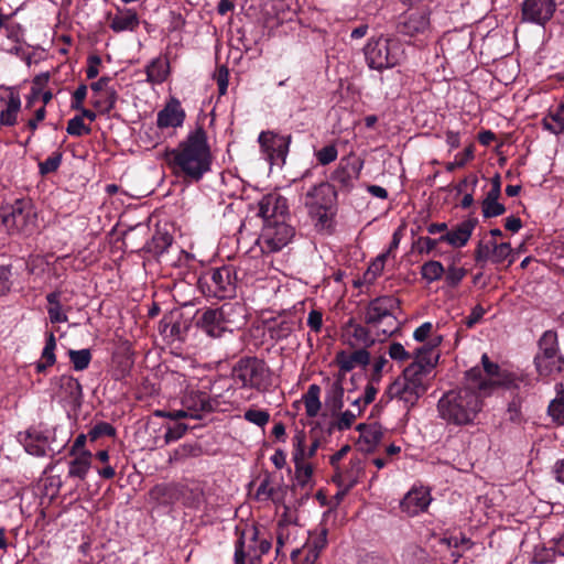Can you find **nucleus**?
I'll list each match as a JSON object with an SVG mask.
<instances>
[{
    "mask_svg": "<svg viewBox=\"0 0 564 564\" xmlns=\"http://www.w3.org/2000/svg\"><path fill=\"white\" fill-rule=\"evenodd\" d=\"M165 161L172 171L189 182H198L212 169L213 154L207 132L197 124L176 148L166 150Z\"/></svg>",
    "mask_w": 564,
    "mask_h": 564,
    "instance_id": "nucleus-1",
    "label": "nucleus"
},
{
    "mask_svg": "<svg viewBox=\"0 0 564 564\" xmlns=\"http://www.w3.org/2000/svg\"><path fill=\"white\" fill-rule=\"evenodd\" d=\"M484 395L473 383L445 392L437 402L440 419L448 425L470 426L484 408Z\"/></svg>",
    "mask_w": 564,
    "mask_h": 564,
    "instance_id": "nucleus-2",
    "label": "nucleus"
},
{
    "mask_svg": "<svg viewBox=\"0 0 564 564\" xmlns=\"http://www.w3.org/2000/svg\"><path fill=\"white\" fill-rule=\"evenodd\" d=\"M481 364L485 377L480 369L471 368L466 372V379L486 397L499 387L511 391H519L531 386L530 379L527 376L501 369L498 364L489 359L487 354L482 355Z\"/></svg>",
    "mask_w": 564,
    "mask_h": 564,
    "instance_id": "nucleus-3",
    "label": "nucleus"
},
{
    "mask_svg": "<svg viewBox=\"0 0 564 564\" xmlns=\"http://www.w3.org/2000/svg\"><path fill=\"white\" fill-rule=\"evenodd\" d=\"M400 308L397 297L384 295L373 299L365 307L364 323L383 339L393 335L399 328L395 313Z\"/></svg>",
    "mask_w": 564,
    "mask_h": 564,
    "instance_id": "nucleus-4",
    "label": "nucleus"
},
{
    "mask_svg": "<svg viewBox=\"0 0 564 564\" xmlns=\"http://www.w3.org/2000/svg\"><path fill=\"white\" fill-rule=\"evenodd\" d=\"M364 54L368 67L376 70L393 68L405 58L403 43L397 37L383 35L369 39Z\"/></svg>",
    "mask_w": 564,
    "mask_h": 564,
    "instance_id": "nucleus-5",
    "label": "nucleus"
},
{
    "mask_svg": "<svg viewBox=\"0 0 564 564\" xmlns=\"http://www.w3.org/2000/svg\"><path fill=\"white\" fill-rule=\"evenodd\" d=\"M336 198L337 194L334 186L327 182H321L306 192L304 205L308 215L317 221V225L326 227L336 204Z\"/></svg>",
    "mask_w": 564,
    "mask_h": 564,
    "instance_id": "nucleus-6",
    "label": "nucleus"
},
{
    "mask_svg": "<svg viewBox=\"0 0 564 564\" xmlns=\"http://www.w3.org/2000/svg\"><path fill=\"white\" fill-rule=\"evenodd\" d=\"M534 365L540 376H551L564 370V357L558 349L557 334L553 330L543 333L539 340V351Z\"/></svg>",
    "mask_w": 564,
    "mask_h": 564,
    "instance_id": "nucleus-7",
    "label": "nucleus"
},
{
    "mask_svg": "<svg viewBox=\"0 0 564 564\" xmlns=\"http://www.w3.org/2000/svg\"><path fill=\"white\" fill-rule=\"evenodd\" d=\"M234 376L241 381L243 387L267 390L272 380V373L267 364L259 358H242L234 368Z\"/></svg>",
    "mask_w": 564,
    "mask_h": 564,
    "instance_id": "nucleus-8",
    "label": "nucleus"
},
{
    "mask_svg": "<svg viewBox=\"0 0 564 564\" xmlns=\"http://www.w3.org/2000/svg\"><path fill=\"white\" fill-rule=\"evenodd\" d=\"M294 237V228L285 220H270L263 224L258 239L263 252H276L284 248Z\"/></svg>",
    "mask_w": 564,
    "mask_h": 564,
    "instance_id": "nucleus-9",
    "label": "nucleus"
},
{
    "mask_svg": "<svg viewBox=\"0 0 564 564\" xmlns=\"http://www.w3.org/2000/svg\"><path fill=\"white\" fill-rule=\"evenodd\" d=\"M36 216L32 207L23 200H15L11 212L3 215L2 223L12 231L30 234L35 228Z\"/></svg>",
    "mask_w": 564,
    "mask_h": 564,
    "instance_id": "nucleus-10",
    "label": "nucleus"
},
{
    "mask_svg": "<svg viewBox=\"0 0 564 564\" xmlns=\"http://www.w3.org/2000/svg\"><path fill=\"white\" fill-rule=\"evenodd\" d=\"M57 433V429L30 430L21 440L25 451L34 456H44L47 452H59L65 446L62 440L57 446H52L51 436Z\"/></svg>",
    "mask_w": 564,
    "mask_h": 564,
    "instance_id": "nucleus-11",
    "label": "nucleus"
},
{
    "mask_svg": "<svg viewBox=\"0 0 564 564\" xmlns=\"http://www.w3.org/2000/svg\"><path fill=\"white\" fill-rule=\"evenodd\" d=\"M555 10V0H524L522 2V20L543 26L552 19Z\"/></svg>",
    "mask_w": 564,
    "mask_h": 564,
    "instance_id": "nucleus-12",
    "label": "nucleus"
},
{
    "mask_svg": "<svg viewBox=\"0 0 564 564\" xmlns=\"http://www.w3.org/2000/svg\"><path fill=\"white\" fill-rule=\"evenodd\" d=\"M509 242L498 243L496 240L480 241L475 249V261L485 265L488 261L499 264L511 256Z\"/></svg>",
    "mask_w": 564,
    "mask_h": 564,
    "instance_id": "nucleus-13",
    "label": "nucleus"
},
{
    "mask_svg": "<svg viewBox=\"0 0 564 564\" xmlns=\"http://www.w3.org/2000/svg\"><path fill=\"white\" fill-rule=\"evenodd\" d=\"M258 141L271 164L279 160L284 162L289 151L290 137L280 135L272 131H262Z\"/></svg>",
    "mask_w": 564,
    "mask_h": 564,
    "instance_id": "nucleus-14",
    "label": "nucleus"
},
{
    "mask_svg": "<svg viewBox=\"0 0 564 564\" xmlns=\"http://www.w3.org/2000/svg\"><path fill=\"white\" fill-rule=\"evenodd\" d=\"M398 31L405 36H427L431 32L430 14L425 10H416L403 15Z\"/></svg>",
    "mask_w": 564,
    "mask_h": 564,
    "instance_id": "nucleus-15",
    "label": "nucleus"
},
{
    "mask_svg": "<svg viewBox=\"0 0 564 564\" xmlns=\"http://www.w3.org/2000/svg\"><path fill=\"white\" fill-rule=\"evenodd\" d=\"M259 215L264 223L270 220H285L289 213L288 200L279 193H270L259 200Z\"/></svg>",
    "mask_w": 564,
    "mask_h": 564,
    "instance_id": "nucleus-16",
    "label": "nucleus"
},
{
    "mask_svg": "<svg viewBox=\"0 0 564 564\" xmlns=\"http://www.w3.org/2000/svg\"><path fill=\"white\" fill-rule=\"evenodd\" d=\"M344 335L348 338L350 346L371 347L377 340H384L377 335L369 326L358 324L354 318H349L343 326Z\"/></svg>",
    "mask_w": 564,
    "mask_h": 564,
    "instance_id": "nucleus-17",
    "label": "nucleus"
},
{
    "mask_svg": "<svg viewBox=\"0 0 564 564\" xmlns=\"http://www.w3.org/2000/svg\"><path fill=\"white\" fill-rule=\"evenodd\" d=\"M432 501L430 491L424 488H412L401 500L400 509L409 517L424 512Z\"/></svg>",
    "mask_w": 564,
    "mask_h": 564,
    "instance_id": "nucleus-18",
    "label": "nucleus"
},
{
    "mask_svg": "<svg viewBox=\"0 0 564 564\" xmlns=\"http://www.w3.org/2000/svg\"><path fill=\"white\" fill-rule=\"evenodd\" d=\"M215 296L224 299L231 296L236 290V281L229 267H221L210 271V284Z\"/></svg>",
    "mask_w": 564,
    "mask_h": 564,
    "instance_id": "nucleus-19",
    "label": "nucleus"
},
{
    "mask_svg": "<svg viewBox=\"0 0 564 564\" xmlns=\"http://www.w3.org/2000/svg\"><path fill=\"white\" fill-rule=\"evenodd\" d=\"M186 113L176 98H171L156 115V124L160 129L180 128L183 126Z\"/></svg>",
    "mask_w": 564,
    "mask_h": 564,
    "instance_id": "nucleus-20",
    "label": "nucleus"
},
{
    "mask_svg": "<svg viewBox=\"0 0 564 564\" xmlns=\"http://www.w3.org/2000/svg\"><path fill=\"white\" fill-rule=\"evenodd\" d=\"M182 406L187 410L191 419H200L203 413L212 411L209 395L198 390H186L182 397Z\"/></svg>",
    "mask_w": 564,
    "mask_h": 564,
    "instance_id": "nucleus-21",
    "label": "nucleus"
},
{
    "mask_svg": "<svg viewBox=\"0 0 564 564\" xmlns=\"http://www.w3.org/2000/svg\"><path fill=\"white\" fill-rule=\"evenodd\" d=\"M413 382L405 380L402 376L392 382L388 389L391 398L403 401L405 405L413 406L424 394Z\"/></svg>",
    "mask_w": 564,
    "mask_h": 564,
    "instance_id": "nucleus-22",
    "label": "nucleus"
},
{
    "mask_svg": "<svg viewBox=\"0 0 564 564\" xmlns=\"http://www.w3.org/2000/svg\"><path fill=\"white\" fill-rule=\"evenodd\" d=\"M221 319L228 332H234L246 324L247 308L241 302H227L218 307Z\"/></svg>",
    "mask_w": 564,
    "mask_h": 564,
    "instance_id": "nucleus-23",
    "label": "nucleus"
},
{
    "mask_svg": "<svg viewBox=\"0 0 564 564\" xmlns=\"http://www.w3.org/2000/svg\"><path fill=\"white\" fill-rule=\"evenodd\" d=\"M476 225L477 219H466L462 221L459 225H457L453 230L446 231L444 235H442L440 237V240L442 242H447L448 245L455 248L464 247L471 237V234Z\"/></svg>",
    "mask_w": 564,
    "mask_h": 564,
    "instance_id": "nucleus-24",
    "label": "nucleus"
},
{
    "mask_svg": "<svg viewBox=\"0 0 564 564\" xmlns=\"http://www.w3.org/2000/svg\"><path fill=\"white\" fill-rule=\"evenodd\" d=\"M140 24L138 13L133 9L118 8L117 12L110 18L109 28L116 32H133Z\"/></svg>",
    "mask_w": 564,
    "mask_h": 564,
    "instance_id": "nucleus-25",
    "label": "nucleus"
},
{
    "mask_svg": "<svg viewBox=\"0 0 564 564\" xmlns=\"http://www.w3.org/2000/svg\"><path fill=\"white\" fill-rule=\"evenodd\" d=\"M197 325L208 336L217 338L220 337L228 328L221 319L218 308H208L202 313L197 319Z\"/></svg>",
    "mask_w": 564,
    "mask_h": 564,
    "instance_id": "nucleus-26",
    "label": "nucleus"
},
{
    "mask_svg": "<svg viewBox=\"0 0 564 564\" xmlns=\"http://www.w3.org/2000/svg\"><path fill=\"white\" fill-rule=\"evenodd\" d=\"M345 389L343 379L338 377L334 381H329L326 388L324 404L326 410L332 414H338L344 406Z\"/></svg>",
    "mask_w": 564,
    "mask_h": 564,
    "instance_id": "nucleus-27",
    "label": "nucleus"
},
{
    "mask_svg": "<svg viewBox=\"0 0 564 564\" xmlns=\"http://www.w3.org/2000/svg\"><path fill=\"white\" fill-rule=\"evenodd\" d=\"M358 431L360 432L358 444L364 452H372L381 442L383 433L381 427L377 424H359Z\"/></svg>",
    "mask_w": 564,
    "mask_h": 564,
    "instance_id": "nucleus-28",
    "label": "nucleus"
},
{
    "mask_svg": "<svg viewBox=\"0 0 564 564\" xmlns=\"http://www.w3.org/2000/svg\"><path fill=\"white\" fill-rule=\"evenodd\" d=\"M301 528L294 523L281 520L276 529V553L280 554L285 546L296 544Z\"/></svg>",
    "mask_w": 564,
    "mask_h": 564,
    "instance_id": "nucleus-29",
    "label": "nucleus"
},
{
    "mask_svg": "<svg viewBox=\"0 0 564 564\" xmlns=\"http://www.w3.org/2000/svg\"><path fill=\"white\" fill-rule=\"evenodd\" d=\"M336 361L344 372L350 371L356 366H367L370 361V354L366 348L355 350L351 354L340 351L336 356Z\"/></svg>",
    "mask_w": 564,
    "mask_h": 564,
    "instance_id": "nucleus-30",
    "label": "nucleus"
},
{
    "mask_svg": "<svg viewBox=\"0 0 564 564\" xmlns=\"http://www.w3.org/2000/svg\"><path fill=\"white\" fill-rule=\"evenodd\" d=\"M441 340L442 337L437 336L433 339L434 344L432 346H423L416 349L412 364H417L424 369V371L432 373L440 357L438 354L435 352L434 347L437 346Z\"/></svg>",
    "mask_w": 564,
    "mask_h": 564,
    "instance_id": "nucleus-31",
    "label": "nucleus"
},
{
    "mask_svg": "<svg viewBox=\"0 0 564 564\" xmlns=\"http://www.w3.org/2000/svg\"><path fill=\"white\" fill-rule=\"evenodd\" d=\"M6 107L0 111V124L12 127L17 123L18 115L21 110V98L13 89H9Z\"/></svg>",
    "mask_w": 564,
    "mask_h": 564,
    "instance_id": "nucleus-32",
    "label": "nucleus"
},
{
    "mask_svg": "<svg viewBox=\"0 0 564 564\" xmlns=\"http://www.w3.org/2000/svg\"><path fill=\"white\" fill-rule=\"evenodd\" d=\"M68 464V477L85 479L91 466V453L82 451Z\"/></svg>",
    "mask_w": 564,
    "mask_h": 564,
    "instance_id": "nucleus-33",
    "label": "nucleus"
},
{
    "mask_svg": "<svg viewBox=\"0 0 564 564\" xmlns=\"http://www.w3.org/2000/svg\"><path fill=\"white\" fill-rule=\"evenodd\" d=\"M402 377L405 380L413 382L415 386H420L419 389L425 393L430 386L432 373L424 371V369L417 364H410L404 369Z\"/></svg>",
    "mask_w": 564,
    "mask_h": 564,
    "instance_id": "nucleus-34",
    "label": "nucleus"
},
{
    "mask_svg": "<svg viewBox=\"0 0 564 564\" xmlns=\"http://www.w3.org/2000/svg\"><path fill=\"white\" fill-rule=\"evenodd\" d=\"M362 406L360 405V399H356L351 402V408L344 411L338 412L334 416H337V420L332 423L333 427H336L339 431L348 430L356 419L362 413Z\"/></svg>",
    "mask_w": 564,
    "mask_h": 564,
    "instance_id": "nucleus-35",
    "label": "nucleus"
},
{
    "mask_svg": "<svg viewBox=\"0 0 564 564\" xmlns=\"http://www.w3.org/2000/svg\"><path fill=\"white\" fill-rule=\"evenodd\" d=\"M147 80L152 84L163 83L169 74V62L166 58L156 57L145 68Z\"/></svg>",
    "mask_w": 564,
    "mask_h": 564,
    "instance_id": "nucleus-36",
    "label": "nucleus"
},
{
    "mask_svg": "<svg viewBox=\"0 0 564 564\" xmlns=\"http://www.w3.org/2000/svg\"><path fill=\"white\" fill-rule=\"evenodd\" d=\"M321 388L317 384H311L307 391L303 394L302 401L305 406V413L308 417H316L322 409L319 400Z\"/></svg>",
    "mask_w": 564,
    "mask_h": 564,
    "instance_id": "nucleus-37",
    "label": "nucleus"
},
{
    "mask_svg": "<svg viewBox=\"0 0 564 564\" xmlns=\"http://www.w3.org/2000/svg\"><path fill=\"white\" fill-rule=\"evenodd\" d=\"M543 128L554 134L564 131V102L551 111L543 120Z\"/></svg>",
    "mask_w": 564,
    "mask_h": 564,
    "instance_id": "nucleus-38",
    "label": "nucleus"
},
{
    "mask_svg": "<svg viewBox=\"0 0 564 564\" xmlns=\"http://www.w3.org/2000/svg\"><path fill=\"white\" fill-rule=\"evenodd\" d=\"M59 297V292H51L46 295V301L48 303L47 314L51 323L67 322V315L63 312Z\"/></svg>",
    "mask_w": 564,
    "mask_h": 564,
    "instance_id": "nucleus-39",
    "label": "nucleus"
},
{
    "mask_svg": "<svg viewBox=\"0 0 564 564\" xmlns=\"http://www.w3.org/2000/svg\"><path fill=\"white\" fill-rule=\"evenodd\" d=\"M55 347L56 340L53 333H50L46 337L45 346L42 351L41 360L36 364L37 372H43L45 369L55 364Z\"/></svg>",
    "mask_w": 564,
    "mask_h": 564,
    "instance_id": "nucleus-40",
    "label": "nucleus"
},
{
    "mask_svg": "<svg viewBox=\"0 0 564 564\" xmlns=\"http://www.w3.org/2000/svg\"><path fill=\"white\" fill-rule=\"evenodd\" d=\"M292 459L294 464L307 463L310 458L306 449V436L303 431H297L292 437Z\"/></svg>",
    "mask_w": 564,
    "mask_h": 564,
    "instance_id": "nucleus-41",
    "label": "nucleus"
},
{
    "mask_svg": "<svg viewBox=\"0 0 564 564\" xmlns=\"http://www.w3.org/2000/svg\"><path fill=\"white\" fill-rule=\"evenodd\" d=\"M557 395L549 405V414L554 421L564 423V387L562 383L556 384Z\"/></svg>",
    "mask_w": 564,
    "mask_h": 564,
    "instance_id": "nucleus-42",
    "label": "nucleus"
},
{
    "mask_svg": "<svg viewBox=\"0 0 564 564\" xmlns=\"http://www.w3.org/2000/svg\"><path fill=\"white\" fill-rule=\"evenodd\" d=\"M445 269L440 261H429L421 267V274L429 283L440 280L444 275Z\"/></svg>",
    "mask_w": 564,
    "mask_h": 564,
    "instance_id": "nucleus-43",
    "label": "nucleus"
},
{
    "mask_svg": "<svg viewBox=\"0 0 564 564\" xmlns=\"http://www.w3.org/2000/svg\"><path fill=\"white\" fill-rule=\"evenodd\" d=\"M358 171L354 166H340L333 173V181L344 187H350L354 178H357Z\"/></svg>",
    "mask_w": 564,
    "mask_h": 564,
    "instance_id": "nucleus-44",
    "label": "nucleus"
},
{
    "mask_svg": "<svg viewBox=\"0 0 564 564\" xmlns=\"http://www.w3.org/2000/svg\"><path fill=\"white\" fill-rule=\"evenodd\" d=\"M58 381L59 387L65 391L66 397L77 399L82 395V386L77 379L72 376H62Z\"/></svg>",
    "mask_w": 564,
    "mask_h": 564,
    "instance_id": "nucleus-45",
    "label": "nucleus"
},
{
    "mask_svg": "<svg viewBox=\"0 0 564 564\" xmlns=\"http://www.w3.org/2000/svg\"><path fill=\"white\" fill-rule=\"evenodd\" d=\"M254 545H249L248 555L251 557L259 558L261 555L268 553L271 549V542L263 538H259V532L254 531L252 535Z\"/></svg>",
    "mask_w": 564,
    "mask_h": 564,
    "instance_id": "nucleus-46",
    "label": "nucleus"
},
{
    "mask_svg": "<svg viewBox=\"0 0 564 564\" xmlns=\"http://www.w3.org/2000/svg\"><path fill=\"white\" fill-rule=\"evenodd\" d=\"M69 358L74 369L82 371L89 366L91 354L89 349L69 350Z\"/></svg>",
    "mask_w": 564,
    "mask_h": 564,
    "instance_id": "nucleus-47",
    "label": "nucleus"
},
{
    "mask_svg": "<svg viewBox=\"0 0 564 564\" xmlns=\"http://www.w3.org/2000/svg\"><path fill=\"white\" fill-rule=\"evenodd\" d=\"M117 97L115 89H107L101 97L94 100V106L102 112H110L115 108Z\"/></svg>",
    "mask_w": 564,
    "mask_h": 564,
    "instance_id": "nucleus-48",
    "label": "nucleus"
},
{
    "mask_svg": "<svg viewBox=\"0 0 564 564\" xmlns=\"http://www.w3.org/2000/svg\"><path fill=\"white\" fill-rule=\"evenodd\" d=\"M522 399L519 395L513 397V399L508 403L506 415L507 419L516 424H519L523 421L522 414Z\"/></svg>",
    "mask_w": 564,
    "mask_h": 564,
    "instance_id": "nucleus-49",
    "label": "nucleus"
},
{
    "mask_svg": "<svg viewBox=\"0 0 564 564\" xmlns=\"http://www.w3.org/2000/svg\"><path fill=\"white\" fill-rule=\"evenodd\" d=\"M66 131L70 135L82 137L89 134L91 130L84 123L83 117L75 116L68 121Z\"/></svg>",
    "mask_w": 564,
    "mask_h": 564,
    "instance_id": "nucleus-50",
    "label": "nucleus"
},
{
    "mask_svg": "<svg viewBox=\"0 0 564 564\" xmlns=\"http://www.w3.org/2000/svg\"><path fill=\"white\" fill-rule=\"evenodd\" d=\"M466 273L467 271L464 268L452 264L444 272L445 282L447 285L455 288L462 282Z\"/></svg>",
    "mask_w": 564,
    "mask_h": 564,
    "instance_id": "nucleus-51",
    "label": "nucleus"
},
{
    "mask_svg": "<svg viewBox=\"0 0 564 564\" xmlns=\"http://www.w3.org/2000/svg\"><path fill=\"white\" fill-rule=\"evenodd\" d=\"M474 158V147L468 145L463 153L455 156V161L448 162L445 166L447 172H454L458 167H463L468 161Z\"/></svg>",
    "mask_w": 564,
    "mask_h": 564,
    "instance_id": "nucleus-52",
    "label": "nucleus"
},
{
    "mask_svg": "<svg viewBox=\"0 0 564 564\" xmlns=\"http://www.w3.org/2000/svg\"><path fill=\"white\" fill-rule=\"evenodd\" d=\"M387 254H380L376 258L375 261L369 265L367 272L365 273V280L367 282L375 281L383 271L384 269V262H386Z\"/></svg>",
    "mask_w": 564,
    "mask_h": 564,
    "instance_id": "nucleus-53",
    "label": "nucleus"
},
{
    "mask_svg": "<svg viewBox=\"0 0 564 564\" xmlns=\"http://www.w3.org/2000/svg\"><path fill=\"white\" fill-rule=\"evenodd\" d=\"M243 417L246 421L262 427L269 422L270 414L265 410L249 409L245 412Z\"/></svg>",
    "mask_w": 564,
    "mask_h": 564,
    "instance_id": "nucleus-54",
    "label": "nucleus"
},
{
    "mask_svg": "<svg viewBox=\"0 0 564 564\" xmlns=\"http://www.w3.org/2000/svg\"><path fill=\"white\" fill-rule=\"evenodd\" d=\"M62 162V153L54 152L45 161L39 163L40 173L42 175L55 172Z\"/></svg>",
    "mask_w": 564,
    "mask_h": 564,
    "instance_id": "nucleus-55",
    "label": "nucleus"
},
{
    "mask_svg": "<svg viewBox=\"0 0 564 564\" xmlns=\"http://www.w3.org/2000/svg\"><path fill=\"white\" fill-rule=\"evenodd\" d=\"M116 433L115 427L107 423L100 422L96 424L88 433V436L91 442L98 440L100 436H113Z\"/></svg>",
    "mask_w": 564,
    "mask_h": 564,
    "instance_id": "nucleus-56",
    "label": "nucleus"
},
{
    "mask_svg": "<svg viewBox=\"0 0 564 564\" xmlns=\"http://www.w3.org/2000/svg\"><path fill=\"white\" fill-rule=\"evenodd\" d=\"M481 208L485 218L497 217L506 212L505 206L500 204L498 200H482Z\"/></svg>",
    "mask_w": 564,
    "mask_h": 564,
    "instance_id": "nucleus-57",
    "label": "nucleus"
},
{
    "mask_svg": "<svg viewBox=\"0 0 564 564\" xmlns=\"http://www.w3.org/2000/svg\"><path fill=\"white\" fill-rule=\"evenodd\" d=\"M338 152L334 144L326 145L316 152L317 161L322 165H327L337 159Z\"/></svg>",
    "mask_w": 564,
    "mask_h": 564,
    "instance_id": "nucleus-58",
    "label": "nucleus"
},
{
    "mask_svg": "<svg viewBox=\"0 0 564 564\" xmlns=\"http://www.w3.org/2000/svg\"><path fill=\"white\" fill-rule=\"evenodd\" d=\"M295 467V476L300 484L305 485L312 477L313 467L308 463H299L294 464Z\"/></svg>",
    "mask_w": 564,
    "mask_h": 564,
    "instance_id": "nucleus-59",
    "label": "nucleus"
},
{
    "mask_svg": "<svg viewBox=\"0 0 564 564\" xmlns=\"http://www.w3.org/2000/svg\"><path fill=\"white\" fill-rule=\"evenodd\" d=\"M351 467L355 470L351 475L347 476L346 478H343L341 476H338L339 478V485L345 486L346 489L351 488L358 480L359 474L362 470L361 464L359 460H351Z\"/></svg>",
    "mask_w": 564,
    "mask_h": 564,
    "instance_id": "nucleus-60",
    "label": "nucleus"
},
{
    "mask_svg": "<svg viewBox=\"0 0 564 564\" xmlns=\"http://www.w3.org/2000/svg\"><path fill=\"white\" fill-rule=\"evenodd\" d=\"M389 356L393 360L406 361L411 358V355L405 350L402 344L392 343L389 346Z\"/></svg>",
    "mask_w": 564,
    "mask_h": 564,
    "instance_id": "nucleus-61",
    "label": "nucleus"
},
{
    "mask_svg": "<svg viewBox=\"0 0 564 564\" xmlns=\"http://www.w3.org/2000/svg\"><path fill=\"white\" fill-rule=\"evenodd\" d=\"M170 492V487L167 485H164V484H160V485H156L154 486L149 495H150V498L159 503H165L167 502V495Z\"/></svg>",
    "mask_w": 564,
    "mask_h": 564,
    "instance_id": "nucleus-62",
    "label": "nucleus"
},
{
    "mask_svg": "<svg viewBox=\"0 0 564 564\" xmlns=\"http://www.w3.org/2000/svg\"><path fill=\"white\" fill-rule=\"evenodd\" d=\"M187 427L184 424H176L169 427L164 434L165 444H170L180 440L186 432Z\"/></svg>",
    "mask_w": 564,
    "mask_h": 564,
    "instance_id": "nucleus-63",
    "label": "nucleus"
},
{
    "mask_svg": "<svg viewBox=\"0 0 564 564\" xmlns=\"http://www.w3.org/2000/svg\"><path fill=\"white\" fill-rule=\"evenodd\" d=\"M438 242H441L440 238L420 237L416 241V249L420 253H430L436 248Z\"/></svg>",
    "mask_w": 564,
    "mask_h": 564,
    "instance_id": "nucleus-64",
    "label": "nucleus"
}]
</instances>
